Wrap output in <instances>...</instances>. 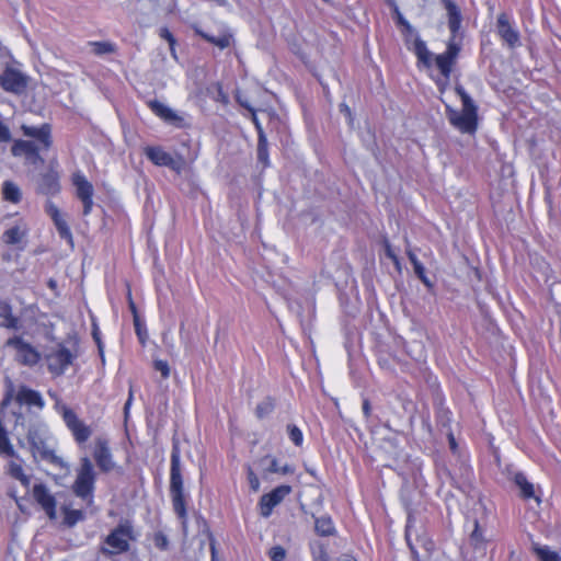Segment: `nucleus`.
Wrapping results in <instances>:
<instances>
[{
	"label": "nucleus",
	"instance_id": "51",
	"mask_svg": "<svg viewBox=\"0 0 561 561\" xmlns=\"http://www.w3.org/2000/svg\"><path fill=\"white\" fill-rule=\"evenodd\" d=\"M410 529H411V518L409 517L408 519V524H407V527H405V539H407V542H408V546L411 550V553L413 556V559L419 561V553L414 547V545L412 543L411 541V538H410Z\"/></svg>",
	"mask_w": 561,
	"mask_h": 561
},
{
	"label": "nucleus",
	"instance_id": "14",
	"mask_svg": "<svg viewBox=\"0 0 561 561\" xmlns=\"http://www.w3.org/2000/svg\"><path fill=\"white\" fill-rule=\"evenodd\" d=\"M32 494L34 500L45 511L49 519H55L57 502L55 496L49 492L48 488L43 483L35 484L33 486Z\"/></svg>",
	"mask_w": 561,
	"mask_h": 561
},
{
	"label": "nucleus",
	"instance_id": "61",
	"mask_svg": "<svg viewBox=\"0 0 561 561\" xmlns=\"http://www.w3.org/2000/svg\"><path fill=\"white\" fill-rule=\"evenodd\" d=\"M407 255H408L411 264L413 265V268L422 264L412 250H408Z\"/></svg>",
	"mask_w": 561,
	"mask_h": 561
},
{
	"label": "nucleus",
	"instance_id": "56",
	"mask_svg": "<svg viewBox=\"0 0 561 561\" xmlns=\"http://www.w3.org/2000/svg\"><path fill=\"white\" fill-rule=\"evenodd\" d=\"M394 12L397 14V22L398 24L404 26V28L408 31V32H412V26L411 24L403 18V15L400 13L399 9L397 5H394Z\"/></svg>",
	"mask_w": 561,
	"mask_h": 561
},
{
	"label": "nucleus",
	"instance_id": "44",
	"mask_svg": "<svg viewBox=\"0 0 561 561\" xmlns=\"http://www.w3.org/2000/svg\"><path fill=\"white\" fill-rule=\"evenodd\" d=\"M160 36L169 43L170 51H171L172 56L174 58H176V56H175L176 41H175L173 34L167 27H163L160 30Z\"/></svg>",
	"mask_w": 561,
	"mask_h": 561
},
{
	"label": "nucleus",
	"instance_id": "52",
	"mask_svg": "<svg viewBox=\"0 0 561 561\" xmlns=\"http://www.w3.org/2000/svg\"><path fill=\"white\" fill-rule=\"evenodd\" d=\"M45 211L51 218V220L61 215L58 207L51 201L46 202Z\"/></svg>",
	"mask_w": 561,
	"mask_h": 561
},
{
	"label": "nucleus",
	"instance_id": "57",
	"mask_svg": "<svg viewBox=\"0 0 561 561\" xmlns=\"http://www.w3.org/2000/svg\"><path fill=\"white\" fill-rule=\"evenodd\" d=\"M92 335H93V339H94L95 343L98 344L100 356H101L102 360H104L103 345H102V342H101L100 332H99L96 327H94Z\"/></svg>",
	"mask_w": 561,
	"mask_h": 561
},
{
	"label": "nucleus",
	"instance_id": "32",
	"mask_svg": "<svg viewBox=\"0 0 561 561\" xmlns=\"http://www.w3.org/2000/svg\"><path fill=\"white\" fill-rule=\"evenodd\" d=\"M53 221L58 231L59 237L61 239H65L67 242H69L72 245V243H73L72 233H71V230H70L67 221L64 219L62 215H60L57 218H54Z\"/></svg>",
	"mask_w": 561,
	"mask_h": 561
},
{
	"label": "nucleus",
	"instance_id": "58",
	"mask_svg": "<svg viewBox=\"0 0 561 561\" xmlns=\"http://www.w3.org/2000/svg\"><path fill=\"white\" fill-rule=\"evenodd\" d=\"M471 540L474 541L476 543L482 541V534H481V530L479 528L478 520L474 522V529H473V531L471 534Z\"/></svg>",
	"mask_w": 561,
	"mask_h": 561
},
{
	"label": "nucleus",
	"instance_id": "5",
	"mask_svg": "<svg viewBox=\"0 0 561 561\" xmlns=\"http://www.w3.org/2000/svg\"><path fill=\"white\" fill-rule=\"evenodd\" d=\"M31 78L11 65L0 76V87L9 93L22 95L26 92Z\"/></svg>",
	"mask_w": 561,
	"mask_h": 561
},
{
	"label": "nucleus",
	"instance_id": "46",
	"mask_svg": "<svg viewBox=\"0 0 561 561\" xmlns=\"http://www.w3.org/2000/svg\"><path fill=\"white\" fill-rule=\"evenodd\" d=\"M0 453L8 457H15V451L12 445L10 444L8 435L0 439Z\"/></svg>",
	"mask_w": 561,
	"mask_h": 561
},
{
	"label": "nucleus",
	"instance_id": "2",
	"mask_svg": "<svg viewBox=\"0 0 561 561\" xmlns=\"http://www.w3.org/2000/svg\"><path fill=\"white\" fill-rule=\"evenodd\" d=\"M136 540L134 527L130 520L123 519L118 525L104 538L103 545L99 551L106 558L122 554L130 549L129 541Z\"/></svg>",
	"mask_w": 561,
	"mask_h": 561
},
{
	"label": "nucleus",
	"instance_id": "21",
	"mask_svg": "<svg viewBox=\"0 0 561 561\" xmlns=\"http://www.w3.org/2000/svg\"><path fill=\"white\" fill-rule=\"evenodd\" d=\"M439 1L443 4V7L445 8V10L447 11L448 27L453 34V37H455L461 26V21H462L460 8L457 5L455 0H439Z\"/></svg>",
	"mask_w": 561,
	"mask_h": 561
},
{
	"label": "nucleus",
	"instance_id": "17",
	"mask_svg": "<svg viewBox=\"0 0 561 561\" xmlns=\"http://www.w3.org/2000/svg\"><path fill=\"white\" fill-rule=\"evenodd\" d=\"M193 30L196 35L201 36L207 43L217 46L221 50L234 44L233 34L228 28H222L218 35L205 32L197 25H194Z\"/></svg>",
	"mask_w": 561,
	"mask_h": 561
},
{
	"label": "nucleus",
	"instance_id": "49",
	"mask_svg": "<svg viewBox=\"0 0 561 561\" xmlns=\"http://www.w3.org/2000/svg\"><path fill=\"white\" fill-rule=\"evenodd\" d=\"M248 481L253 492L260 490V480L251 467L248 468Z\"/></svg>",
	"mask_w": 561,
	"mask_h": 561
},
{
	"label": "nucleus",
	"instance_id": "40",
	"mask_svg": "<svg viewBox=\"0 0 561 561\" xmlns=\"http://www.w3.org/2000/svg\"><path fill=\"white\" fill-rule=\"evenodd\" d=\"M312 559L313 561H330L329 553L323 543H317V546L312 548Z\"/></svg>",
	"mask_w": 561,
	"mask_h": 561
},
{
	"label": "nucleus",
	"instance_id": "59",
	"mask_svg": "<svg viewBox=\"0 0 561 561\" xmlns=\"http://www.w3.org/2000/svg\"><path fill=\"white\" fill-rule=\"evenodd\" d=\"M385 251H386V255L389 259H391L393 261V263H396V264L399 263L398 256L394 254L390 243L387 240L385 241Z\"/></svg>",
	"mask_w": 561,
	"mask_h": 561
},
{
	"label": "nucleus",
	"instance_id": "20",
	"mask_svg": "<svg viewBox=\"0 0 561 561\" xmlns=\"http://www.w3.org/2000/svg\"><path fill=\"white\" fill-rule=\"evenodd\" d=\"M15 401L21 405L25 404L28 407H36L39 410L44 409L45 407V402L43 400L42 394L38 391L33 390L25 385L19 387V390L15 396Z\"/></svg>",
	"mask_w": 561,
	"mask_h": 561
},
{
	"label": "nucleus",
	"instance_id": "62",
	"mask_svg": "<svg viewBox=\"0 0 561 561\" xmlns=\"http://www.w3.org/2000/svg\"><path fill=\"white\" fill-rule=\"evenodd\" d=\"M363 413L366 417H369L370 416V413H371V405H370V402L368 399H365L363 401Z\"/></svg>",
	"mask_w": 561,
	"mask_h": 561
},
{
	"label": "nucleus",
	"instance_id": "23",
	"mask_svg": "<svg viewBox=\"0 0 561 561\" xmlns=\"http://www.w3.org/2000/svg\"><path fill=\"white\" fill-rule=\"evenodd\" d=\"M31 450L34 457L38 455L41 459L45 461H48L60 468L65 467L62 459L59 456L55 455L54 450L47 446L46 440L38 445V447H34Z\"/></svg>",
	"mask_w": 561,
	"mask_h": 561
},
{
	"label": "nucleus",
	"instance_id": "39",
	"mask_svg": "<svg viewBox=\"0 0 561 561\" xmlns=\"http://www.w3.org/2000/svg\"><path fill=\"white\" fill-rule=\"evenodd\" d=\"M133 321H134L135 331L139 339V342L142 345H145L146 340L148 339V332H147L146 325L141 321L139 316H136V319H133Z\"/></svg>",
	"mask_w": 561,
	"mask_h": 561
},
{
	"label": "nucleus",
	"instance_id": "50",
	"mask_svg": "<svg viewBox=\"0 0 561 561\" xmlns=\"http://www.w3.org/2000/svg\"><path fill=\"white\" fill-rule=\"evenodd\" d=\"M414 270V273L416 274V276L420 278V280L428 288L433 287V284L432 282L430 280V278L426 276L425 274V268L423 266V264L416 266L413 268Z\"/></svg>",
	"mask_w": 561,
	"mask_h": 561
},
{
	"label": "nucleus",
	"instance_id": "38",
	"mask_svg": "<svg viewBox=\"0 0 561 561\" xmlns=\"http://www.w3.org/2000/svg\"><path fill=\"white\" fill-rule=\"evenodd\" d=\"M10 474L19 480L23 485L27 486L30 483V478L24 474L23 469L20 465L12 462L10 465Z\"/></svg>",
	"mask_w": 561,
	"mask_h": 561
},
{
	"label": "nucleus",
	"instance_id": "43",
	"mask_svg": "<svg viewBox=\"0 0 561 561\" xmlns=\"http://www.w3.org/2000/svg\"><path fill=\"white\" fill-rule=\"evenodd\" d=\"M455 91L461 100L462 107L477 106L462 85H456Z\"/></svg>",
	"mask_w": 561,
	"mask_h": 561
},
{
	"label": "nucleus",
	"instance_id": "53",
	"mask_svg": "<svg viewBox=\"0 0 561 561\" xmlns=\"http://www.w3.org/2000/svg\"><path fill=\"white\" fill-rule=\"evenodd\" d=\"M13 392H14V386L12 383L11 380H8V388H7V391H5V394L1 401V407L4 408L7 405L10 404L12 398H13Z\"/></svg>",
	"mask_w": 561,
	"mask_h": 561
},
{
	"label": "nucleus",
	"instance_id": "60",
	"mask_svg": "<svg viewBox=\"0 0 561 561\" xmlns=\"http://www.w3.org/2000/svg\"><path fill=\"white\" fill-rule=\"evenodd\" d=\"M237 99V102L242 106L244 107L245 110H248L249 112L251 113H254V108L251 106V104L248 102L247 99H243L240 94H237L236 96Z\"/></svg>",
	"mask_w": 561,
	"mask_h": 561
},
{
	"label": "nucleus",
	"instance_id": "41",
	"mask_svg": "<svg viewBox=\"0 0 561 561\" xmlns=\"http://www.w3.org/2000/svg\"><path fill=\"white\" fill-rule=\"evenodd\" d=\"M288 436L290 440L296 445L300 446L302 444L304 437L301 431L295 425H287Z\"/></svg>",
	"mask_w": 561,
	"mask_h": 561
},
{
	"label": "nucleus",
	"instance_id": "26",
	"mask_svg": "<svg viewBox=\"0 0 561 561\" xmlns=\"http://www.w3.org/2000/svg\"><path fill=\"white\" fill-rule=\"evenodd\" d=\"M314 531L322 537L333 536L335 527L330 516L323 515L314 518Z\"/></svg>",
	"mask_w": 561,
	"mask_h": 561
},
{
	"label": "nucleus",
	"instance_id": "16",
	"mask_svg": "<svg viewBox=\"0 0 561 561\" xmlns=\"http://www.w3.org/2000/svg\"><path fill=\"white\" fill-rule=\"evenodd\" d=\"M73 184L77 190V197L81 199L83 204V215L87 216L90 214L93 206V186L82 174L79 173L73 175Z\"/></svg>",
	"mask_w": 561,
	"mask_h": 561
},
{
	"label": "nucleus",
	"instance_id": "24",
	"mask_svg": "<svg viewBox=\"0 0 561 561\" xmlns=\"http://www.w3.org/2000/svg\"><path fill=\"white\" fill-rule=\"evenodd\" d=\"M47 433L46 425L43 423H35L30 425L27 430V443L31 446V449L34 447H38L43 442H45V436Z\"/></svg>",
	"mask_w": 561,
	"mask_h": 561
},
{
	"label": "nucleus",
	"instance_id": "45",
	"mask_svg": "<svg viewBox=\"0 0 561 561\" xmlns=\"http://www.w3.org/2000/svg\"><path fill=\"white\" fill-rule=\"evenodd\" d=\"M153 543L160 550H167L169 548V539L162 531L154 534Z\"/></svg>",
	"mask_w": 561,
	"mask_h": 561
},
{
	"label": "nucleus",
	"instance_id": "27",
	"mask_svg": "<svg viewBox=\"0 0 561 561\" xmlns=\"http://www.w3.org/2000/svg\"><path fill=\"white\" fill-rule=\"evenodd\" d=\"M413 50L420 62H422L425 67H431L432 53L427 49L425 42L417 36L413 43Z\"/></svg>",
	"mask_w": 561,
	"mask_h": 561
},
{
	"label": "nucleus",
	"instance_id": "29",
	"mask_svg": "<svg viewBox=\"0 0 561 561\" xmlns=\"http://www.w3.org/2000/svg\"><path fill=\"white\" fill-rule=\"evenodd\" d=\"M3 198L13 204L20 203L22 194L20 187L12 181H4L2 184Z\"/></svg>",
	"mask_w": 561,
	"mask_h": 561
},
{
	"label": "nucleus",
	"instance_id": "18",
	"mask_svg": "<svg viewBox=\"0 0 561 561\" xmlns=\"http://www.w3.org/2000/svg\"><path fill=\"white\" fill-rule=\"evenodd\" d=\"M21 130L24 136L36 139L44 150H48L53 145L51 127L49 124L45 123L38 127L23 124Z\"/></svg>",
	"mask_w": 561,
	"mask_h": 561
},
{
	"label": "nucleus",
	"instance_id": "8",
	"mask_svg": "<svg viewBox=\"0 0 561 561\" xmlns=\"http://www.w3.org/2000/svg\"><path fill=\"white\" fill-rule=\"evenodd\" d=\"M61 415L64 422L72 433L73 438L78 444H84L91 437V427L81 421L72 409L67 405H62Z\"/></svg>",
	"mask_w": 561,
	"mask_h": 561
},
{
	"label": "nucleus",
	"instance_id": "55",
	"mask_svg": "<svg viewBox=\"0 0 561 561\" xmlns=\"http://www.w3.org/2000/svg\"><path fill=\"white\" fill-rule=\"evenodd\" d=\"M437 419H438V423L442 426H444V427L448 426L449 425V421H450V419H449V411L444 410V409L439 410V412L437 414Z\"/></svg>",
	"mask_w": 561,
	"mask_h": 561
},
{
	"label": "nucleus",
	"instance_id": "11",
	"mask_svg": "<svg viewBox=\"0 0 561 561\" xmlns=\"http://www.w3.org/2000/svg\"><path fill=\"white\" fill-rule=\"evenodd\" d=\"M291 486L282 484L276 486L270 493L263 494L260 499V514L263 517H268L273 508L277 506L287 495L291 493Z\"/></svg>",
	"mask_w": 561,
	"mask_h": 561
},
{
	"label": "nucleus",
	"instance_id": "25",
	"mask_svg": "<svg viewBox=\"0 0 561 561\" xmlns=\"http://www.w3.org/2000/svg\"><path fill=\"white\" fill-rule=\"evenodd\" d=\"M0 318L3 319V322L0 324L7 329L19 330L21 324L19 318L13 316L12 307L7 301H0Z\"/></svg>",
	"mask_w": 561,
	"mask_h": 561
},
{
	"label": "nucleus",
	"instance_id": "4",
	"mask_svg": "<svg viewBox=\"0 0 561 561\" xmlns=\"http://www.w3.org/2000/svg\"><path fill=\"white\" fill-rule=\"evenodd\" d=\"M449 123L462 134L472 135L478 128V107H462L461 111L449 106L446 108Z\"/></svg>",
	"mask_w": 561,
	"mask_h": 561
},
{
	"label": "nucleus",
	"instance_id": "22",
	"mask_svg": "<svg viewBox=\"0 0 561 561\" xmlns=\"http://www.w3.org/2000/svg\"><path fill=\"white\" fill-rule=\"evenodd\" d=\"M148 106L157 116L162 118L164 122L173 124L175 126H181L183 118L180 117L169 106L164 105L163 103L157 100L149 101Z\"/></svg>",
	"mask_w": 561,
	"mask_h": 561
},
{
	"label": "nucleus",
	"instance_id": "34",
	"mask_svg": "<svg viewBox=\"0 0 561 561\" xmlns=\"http://www.w3.org/2000/svg\"><path fill=\"white\" fill-rule=\"evenodd\" d=\"M257 160L264 165L268 164L267 138L263 128H260V136L257 139Z\"/></svg>",
	"mask_w": 561,
	"mask_h": 561
},
{
	"label": "nucleus",
	"instance_id": "7",
	"mask_svg": "<svg viewBox=\"0 0 561 561\" xmlns=\"http://www.w3.org/2000/svg\"><path fill=\"white\" fill-rule=\"evenodd\" d=\"M5 346L16 351V360L24 366H35L42 358L41 353L19 335L8 339Z\"/></svg>",
	"mask_w": 561,
	"mask_h": 561
},
{
	"label": "nucleus",
	"instance_id": "6",
	"mask_svg": "<svg viewBox=\"0 0 561 561\" xmlns=\"http://www.w3.org/2000/svg\"><path fill=\"white\" fill-rule=\"evenodd\" d=\"M41 147L32 140L16 139L11 147V153L15 158H22L25 165L38 168L45 160L39 154Z\"/></svg>",
	"mask_w": 561,
	"mask_h": 561
},
{
	"label": "nucleus",
	"instance_id": "48",
	"mask_svg": "<svg viewBox=\"0 0 561 561\" xmlns=\"http://www.w3.org/2000/svg\"><path fill=\"white\" fill-rule=\"evenodd\" d=\"M153 367L157 371L161 373V376L167 379L170 376V367L165 360L157 359L153 362Z\"/></svg>",
	"mask_w": 561,
	"mask_h": 561
},
{
	"label": "nucleus",
	"instance_id": "30",
	"mask_svg": "<svg viewBox=\"0 0 561 561\" xmlns=\"http://www.w3.org/2000/svg\"><path fill=\"white\" fill-rule=\"evenodd\" d=\"M256 465L264 476H267L270 473H278L279 472V466H278L277 459L270 455L264 456L261 459H259Z\"/></svg>",
	"mask_w": 561,
	"mask_h": 561
},
{
	"label": "nucleus",
	"instance_id": "28",
	"mask_svg": "<svg viewBox=\"0 0 561 561\" xmlns=\"http://www.w3.org/2000/svg\"><path fill=\"white\" fill-rule=\"evenodd\" d=\"M514 482L520 489V495L523 499L528 500L535 496L534 485L527 480L523 472L515 473Z\"/></svg>",
	"mask_w": 561,
	"mask_h": 561
},
{
	"label": "nucleus",
	"instance_id": "10",
	"mask_svg": "<svg viewBox=\"0 0 561 561\" xmlns=\"http://www.w3.org/2000/svg\"><path fill=\"white\" fill-rule=\"evenodd\" d=\"M146 157L158 167H167L176 173H181L184 165L182 158L174 159L160 146H148L145 148Z\"/></svg>",
	"mask_w": 561,
	"mask_h": 561
},
{
	"label": "nucleus",
	"instance_id": "31",
	"mask_svg": "<svg viewBox=\"0 0 561 561\" xmlns=\"http://www.w3.org/2000/svg\"><path fill=\"white\" fill-rule=\"evenodd\" d=\"M64 511V524L71 528L73 527L78 522H82L85 519V514L81 510H70L67 507L62 508Z\"/></svg>",
	"mask_w": 561,
	"mask_h": 561
},
{
	"label": "nucleus",
	"instance_id": "64",
	"mask_svg": "<svg viewBox=\"0 0 561 561\" xmlns=\"http://www.w3.org/2000/svg\"><path fill=\"white\" fill-rule=\"evenodd\" d=\"M336 561H357L352 554L343 553L341 554Z\"/></svg>",
	"mask_w": 561,
	"mask_h": 561
},
{
	"label": "nucleus",
	"instance_id": "37",
	"mask_svg": "<svg viewBox=\"0 0 561 561\" xmlns=\"http://www.w3.org/2000/svg\"><path fill=\"white\" fill-rule=\"evenodd\" d=\"M24 232L21 231V229L18 227V226H14L8 230L4 231L3 233V240L7 244H16L19 243L22 238L24 237Z\"/></svg>",
	"mask_w": 561,
	"mask_h": 561
},
{
	"label": "nucleus",
	"instance_id": "3",
	"mask_svg": "<svg viewBox=\"0 0 561 561\" xmlns=\"http://www.w3.org/2000/svg\"><path fill=\"white\" fill-rule=\"evenodd\" d=\"M95 483V471L91 460L88 457L80 459V467L77 471V477L72 485L73 493L87 500L88 504L93 502V490Z\"/></svg>",
	"mask_w": 561,
	"mask_h": 561
},
{
	"label": "nucleus",
	"instance_id": "54",
	"mask_svg": "<svg viewBox=\"0 0 561 561\" xmlns=\"http://www.w3.org/2000/svg\"><path fill=\"white\" fill-rule=\"evenodd\" d=\"M12 136L9 127L0 121V142L11 141Z\"/></svg>",
	"mask_w": 561,
	"mask_h": 561
},
{
	"label": "nucleus",
	"instance_id": "1",
	"mask_svg": "<svg viewBox=\"0 0 561 561\" xmlns=\"http://www.w3.org/2000/svg\"><path fill=\"white\" fill-rule=\"evenodd\" d=\"M170 494L174 513L179 518H186L185 495L183 486V478L181 472V451L178 440H173L171 450V468H170Z\"/></svg>",
	"mask_w": 561,
	"mask_h": 561
},
{
	"label": "nucleus",
	"instance_id": "13",
	"mask_svg": "<svg viewBox=\"0 0 561 561\" xmlns=\"http://www.w3.org/2000/svg\"><path fill=\"white\" fill-rule=\"evenodd\" d=\"M496 32L510 48H515L520 45L519 32L513 27L506 13H501L497 16Z\"/></svg>",
	"mask_w": 561,
	"mask_h": 561
},
{
	"label": "nucleus",
	"instance_id": "47",
	"mask_svg": "<svg viewBox=\"0 0 561 561\" xmlns=\"http://www.w3.org/2000/svg\"><path fill=\"white\" fill-rule=\"evenodd\" d=\"M268 556L272 561H283L286 557V551L282 546L271 548Z\"/></svg>",
	"mask_w": 561,
	"mask_h": 561
},
{
	"label": "nucleus",
	"instance_id": "33",
	"mask_svg": "<svg viewBox=\"0 0 561 561\" xmlns=\"http://www.w3.org/2000/svg\"><path fill=\"white\" fill-rule=\"evenodd\" d=\"M533 551L537 554L540 561H561V558L557 552L551 551L548 547H541L536 542H533Z\"/></svg>",
	"mask_w": 561,
	"mask_h": 561
},
{
	"label": "nucleus",
	"instance_id": "63",
	"mask_svg": "<svg viewBox=\"0 0 561 561\" xmlns=\"http://www.w3.org/2000/svg\"><path fill=\"white\" fill-rule=\"evenodd\" d=\"M340 112L343 113L345 116H347L352 121L351 108L345 103L340 104Z\"/></svg>",
	"mask_w": 561,
	"mask_h": 561
},
{
	"label": "nucleus",
	"instance_id": "15",
	"mask_svg": "<svg viewBox=\"0 0 561 561\" xmlns=\"http://www.w3.org/2000/svg\"><path fill=\"white\" fill-rule=\"evenodd\" d=\"M93 457L96 462V466L102 472L107 473L114 469L115 463L112 459V454L108 447L107 439L102 437L96 438Z\"/></svg>",
	"mask_w": 561,
	"mask_h": 561
},
{
	"label": "nucleus",
	"instance_id": "12",
	"mask_svg": "<svg viewBox=\"0 0 561 561\" xmlns=\"http://www.w3.org/2000/svg\"><path fill=\"white\" fill-rule=\"evenodd\" d=\"M460 51V46L455 43L454 38L447 44L445 53L435 57V64L446 81L449 80L453 66L455 65Z\"/></svg>",
	"mask_w": 561,
	"mask_h": 561
},
{
	"label": "nucleus",
	"instance_id": "42",
	"mask_svg": "<svg viewBox=\"0 0 561 561\" xmlns=\"http://www.w3.org/2000/svg\"><path fill=\"white\" fill-rule=\"evenodd\" d=\"M455 91L461 100L462 107L477 106L462 85H456Z\"/></svg>",
	"mask_w": 561,
	"mask_h": 561
},
{
	"label": "nucleus",
	"instance_id": "19",
	"mask_svg": "<svg viewBox=\"0 0 561 561\" xmlns=\"http://www.w3.org/2000/svg\"><path fill=\"white\" fill-rule=\"evenodd\" d=\"M37 191L44 195H56L60 191L59 175L56 170L49 168V170L41 174Z\"/></svg>",
	"mask_w": 561,
	"mask_h": 561
},
{
	"label": "nucleus",
	"instance_id": "9",
	"mask_svg": "<svg viewBox=\"0 0 561 561\" xmlns=\"http://www.w3.org/2000/svg\"><path fill=\"white\" fill-rule=\"evenodd\" d=\"M76 358V355L67 347L59 344L58 347L45 355L48 370L55 376H61L68 366H70Z\"/></svg>",
	"mask_w": 561,
	"mask_h": 561
},
{
	"label": "nucleus",
	"instance_id": "36",
	"mask_svg": "<svg viewBox=\"0 0 561 561\" xmlns=\"http://www.w3.org/2000/svg\"><path fill=\"white\" fill-rule=\"evenodd\" d=\"M94 55H107L115 53V45L110 42H89Z\"/></svg>",
	"mask_w": 561,
	"mask_h": 561
},
{
	"label": "nucleus",
	"instance_id": "35",
	"mask_svg": "<svg viewBox=\"0 0 561 561\" xmlns=\"http://www.w3.org/2000/svg\"><path fill=\"white\" fill-rule=\"evenodd\" d=\"M275 409V401L272 397H266L263 401H261L255 408V415L257 419L262 420L270 415Z\"/></svg>",
	"mask_w": 561,
	"mask_h": 561
}]
</instances>
